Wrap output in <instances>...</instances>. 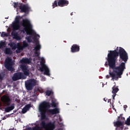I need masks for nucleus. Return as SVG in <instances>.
<instances>
[{
    "instance_id": "nucleus-19",
    "label": "nucleus",
    "mask_w": 130,
    "mask_h": 130,
    "mask_svg": "<svg viewBox=\"0 0 130 130\" xmlns=\"http://www.w3.org/2000/svg\"><path fill=\"white\" fill-rule=\"evenodd\" d=\"M11 35L14 37V39L16 40H21V37L18 35V32L16 31H12Z\"/></svg>"
},
{
    "instance_id": "nucleus-23",
    "label": "nucleus",
    "mask_w": 130,
    "mask_h": 130,
    "mask_svg": "<svg viewBox=\"0 0 130 130\" xmlns=\"http://www.w3.org/2000/svg\"><path fill=\"white\" fill-rule=\"evenodd\" d=\"M118 91H119L118 87H115V85L112 87V93L113 94H116Z\"/></svg>"
},
{
    "instance_id": "nucleus-32",
    "label": "nucleus",
    "mask_w": 130,
    "mask_h": 130,
    "mask_svg": "<svg viewBox=\"0 0 130 130\" xmlns=\"http://www.w3.org/2000/svg\"><path fill=\"white\" fill-rule=\"evenodd\" d=\"M24 108L28 111L30 108H31V104H27L26 105Z\"/></svg>"
},
{
    "instance_id": "nucleus-11",
    "label": "nucleus",
    "mask_w": 130,
    "mask_h": 130,
    "mask_svg": "<svg viewBox=\"0 0 130 130\" xmlns=\"http://www.w3.org/2000/svg\"><path fill=\"white\" fill-rule=\"evenodd\" d=\"M12 27L14 30H19V29H20V17H16L15 22L13 23Z\"/></svg>"
},
{
    "instance_id": "nucleus-31",
    "label": "nucleus",
    "mask_w": 130,
    "mask_h": 130,
    "mask_svg": "<svg viewBox=\"0 0 130 130\" xmlns=\"http://www.w3.org/2000/svg\"><path fill=\"white\" fill-rule=\"evenodd\" d=\"M25 39L27 41V42H28L29 43H30V42H32V40L31 39V37L30 36L26 37Z\"/></svg>"
},
{
    "instance_id": "nucleus-34",
    "label": "nucleus",
    "mask_w": 130,
    "mask_h": 130,
    "mask_svg": "<svg viewBox=\"0 0 130 130\" xmlns=\"http://www.w3.org/2000/svg\"><path fill=\"white\" fill-rule=\"evenodd\" d=\"M25 48L23 45H19L17 47V49L20 50H23Z\"/></svg>"
},
{
    "instance_id": "nucleus-21",
    "label": "nucleus",
    "mask_w": 130,
    "mask_h": 130,
    "mask_svg": "<svg viewBox=\"0 0 130 130\" xmlns=\"http://www.w3.org/2000/svg\"><path fill=\"white\" fill-rule=\"evenodd\" d=\"M5 54H13V51L10 48H6L4 51Z\"/></svg>"
},
{
    "instance_id": "nucleus-7",
    "label": "nucleus",
    "mask_w": 130,
    "mask_h": 130,
    "mask_svg": "<svg viewBox=\"0 0 130 130\" xmlns=\"http://www.w3.org/2000/svg\"><path fill=\"white\" fill-rule=\"evenodd\" d=\"M26 77L22 72H17L14 74L12 77L13 81H16L19 80L26 79Z\"/></svg>"
},
{
    "instance_id": "nucleus-45",
    "label": "nucleus",
    "mask_w": 130,
    "mask_h": 130,
    "mask_svg": "<svg viewBox=\"0 0 130 130\" xmlns=\"http://www.w3.org/2000/svg\"><path fill=\"white\" fill-rule=\"evenodd\" d=\"M9 130H15V128H11V129H9Z\"/></svg>"
},
{
    "instance_id": "nucleus-35",
    "label": "nucleus",
    "mask_w": 130,
    "mask_h": 130,
    "mask_svg": "<svg viewBox=\"0 0 130 130\" xmlns=\"http://www.w3.org/2000/svg\"><path fill=\"white\" fill-rule=\"evenodd\" d=\"M35 56L38 57L39 56V55H40V53H39L38 51L35 50Z\"/></svg>"
},
{
    "instance_id": "nucleus-41",
    "label": "nucleus",
    "mask_w": 130,
    "mask_h": 130,
    "mask_svg": "<svg viewBox=\"0 0 130 130\" xmlns=\"http://www.w3.org/2000/svg\"><path fill=\"white\" fill-rule=\"evenodd\" d=\"M123 108L124 109V110L127 108V105H124L123 106Z\"/></svg>"
},
{
    "instance_id": "nucleus-15",
    "label": "nucleus",
    "mask_w": 130,
    "mask_h": 130,
    "mask_svg": "<svg viewBox=\"0 0 130 130\" xmlns=\"http://www.w3.org/2000/svg\"><path fill=\"white\" fill-rule=\"evenodd\" d=\"M47 130H54L55 128V123L54 122H49L47 124Z\"/></svg>"
},
{
    "instance_id": "nucleus-40",
    "label": "nucleus",
    "mask_w": 130,
    "mask_h": 130,
    "mask_svg": "<svg viewBox=\"0 0 130 130\" xmlns=\"http://www.w3.org/2000/svg\"><path fill=\"white\" fill-rule=\"evenodd\" d=\"M113 94L112 95V98L114 100V98H115V96H116V93H113Z\"/></svg>"
},
{
    "instance_id": "nucleus-43",
    "label": "nucleus",
    "mask_w": 130,
    "mask_h": 130,
    "mask_svg": "<svg viewBox=\"0 0 130 130\" xmlns=\"http://www.w3.org/2000/svg\"><path fill=\"white\" fill-rule=\"evenodd\" d=\"M22 2L24 3V4H26L27 3V0H22Z\"/></svg>"
},
{
    "instance_id": "nucleus-13",
    "label": "nucleus",
    "mask_w": 130,
    "mask_h": 130,
    "mask_svg": "<svg viewBox=\"0 0 130 130\" xmlns=\"http://www.w3.org/2000/svg\"><path fill=\"white\" fill-rule=\"evenodd\" d=\"M80 51V46L77 44H73L71 48V52L72 53L79 52Z\"/></svg>"
},
{
    "instance_id": "nucleus-17",
    "label": "nucleus",
    "mask_w": 130,
    "mask_h": 130,
    "mask_svg": "<svg viewBox=\"0 0 130 130\" xmlns=\"http://www.w3.org/2000/svg\"><path fill=\"white\" fill-rule=\"evenodd\" d=\"M44 119H42L41 115V122L40 123V125L41 126L42 128H46L47 126V123H46V122Z\"/></svg>"
},
{
    "instance_id": "nucleus-24",
    "label": "nucleus",
    "mask_w": 130,
    "mask_h": 130,
    "mask_svg": "<svg viewBox=\"0 0 130 130\" xmlns=\"http://www.w3.org/2000/svg\"><path fill=\"white\" fill-rule=\"evenodd\" d=\"M6 42L1 41L0 42V49L4 48V47H6Z\"/></svg>"
},
{
    "instance_id": "nucleus-33",
    "label": "nucleus",
    "mask_w": 130,
    "mask_h": 130,
    "mask_svg": "<svg viewBox=\"0 0 130 130\" xmlns=\"http://www.w3.org/2000/svg\"><path fill=\"white\" fill-rule=\"evenodd\" d=\"M40 129H41V127L38 126H36L35 127H32V130H40Z\"/></svg>"
},
{
    "instance_id": "nucleus-46",
    "label": "nucleus",
    "mask_w": 130,
    "mask_h": 130,
    "mask_svg": "<svg viewBox=\"0 0 130 130\" xmlns=\"http://www.w3.org/2000/svg\"><path fill=\"white\" fill-rule=\"evenodd\" d=\"M73 12H72V13H71V16H73Z\"/></svg>"
},
{
    "instance_id": "nucleus-25",
    "label": "nucleus",
    "mask_w": 130,
    "mask_h": 130,
    "mask_svg": "<svg viewBox=\"0 0 130 130\" xmlns=\"http://www.w3.org/2000/svg\"><path fill=\"white\" fill-rule=\"evenodd\" d=\"M14 8H19L22 6V3H14Z\"/></svg>"
},
{
    "instance_id": "nucleus-37",
    "label": "nucleus",
    "mask_w": 130,
    "mask_h": 130,
    "mask_svg": "<svg viewBox=\"0 0 130 130\" xmlns=\"http://www.w3.org/2000/svg\"><path fill=\"white\" fill-rule=\"evenodd\" d=\"M27 111H28L24 107L22 110V113H23L24 114L26 113V112H27Z\"/></svg>"
},
{
    "instance_id": "nucleus-39",
    "label": "nucleus",
    "mask_w": 130,
    "mask_h": 130,
    "mask_svg": "<svg viewBox=\"0 0 130 130\" xmlns=\"http://www.w3.org/2000/svg\"><path fill=\"white\" fill-rule=\"evenodd\" d=\"M16 51L17 53H20V52H21V50L17 48V50H16Z\"/></svg>"
},
{
    "instance_id": "nucleus-42",
    "label": "nucleus",
    "mask_w": 130,
    "mask_h": 130,
    "mask_svg": "<svg viewBox=\"0 0 130 130\" xmlns=\"http://www.w3.org/2000/svg\"><path fill=\"white\" fill-rule=\"evenodd\" d=\"M111 103V99H109L108 100V103Z\"/></svg>"
},
{
    "instance_id": "nucleus-9",
    "label": "nucleus",
    "mask_w": 130,
    "mask_h": 130,
    "mask_svg": "<svg viewBox=\"0 0 130 130\" xmlns=\"http://www.w3.org/2000/svg\"><path fill=\"white\" fill-rule=\"evenodd\" d=\"M20 10H21V13H28L30 11V7L28 4H23L20 6Z\"/></svg>"
},
{
    "instance_id": "nucleus-12",
    "label": "nucleus",
    "mask_w": 130,
    "mask_h": 130,
    "mask_svg": "<svg viewBox=\"0 0 130 130\" xmlns=\"http://www.w3.org/2000/svg\"><path fill=\"white\" fill-rule=\"evenodd\" d=\"M1 100L6 104L7 106H10V105H11V99H10L9 96L6 95H3L1 98Z\"/></svg>"
},
{
    "instance_id": "nucleus-22",
    "label": "nucleus",
    "mask_w": 130,
    "mask_h": 130,
    "mask_svg": "<svg viewBox=\"0 0 130 130\" xmlns=\"http://www.w3.org/2000/svg\"><path fill=\"white\" fill-rule=\"evenodd\" d=\"M9 45H10V47L12 48V49L14 50L17 48V44L14 42H12L10 44H9Z\"/></svg>"
},
{
    "instance_id": "nucleus-18",
    "label": "nucleus",
    "mask_w": 130,
    "mask_h": 130,
    "mask_svg": "<svg viewBox=\"0 0 130 130\" xmlns=\"http://www.w3.org/2000/svg\"><path fill=\"white\" fill-rule=\"evenodd\" d=\"M20 62L22 64H24V63H27V64H29V63L31 62V60H30V59L28 58H23L20 60Z\"/></svg>"
},
{
    "instance_id": "nucleus-38",
    "label": "nucleus",
    "mask_w": 130,
    "mask_h": 130,
    "mask_svg": "<svg viewBox=\"0 0 130 130\" xmlns=\"http://www.w3.org/2000/svg\"><path fill=\"white\" fill-rule=\"evenodd\" d=\"M121 115H122V114H120V116H119V117L121 118V120H124V119H125V118L123 117H122Z\"/></svg>"
},
{
    "instance_id": "nucleus-2",
    "label": "nucleus",
    "mask_w": 130,
    "mask_h": 130,
    "mask_svg": "<svg viewBox=\"0 0 130 130\" xmlns=\"http://www.w3.org/2000/svg\"><path fill=\"white\" fill-rule=\"evenodd\" d=\"M51 107H53L55 109H49ZM56 107V103L53 101H52V103H49L48 102L44 101L42 102L39 106V110L41 115L42 119H47V116H46V113L48 115H54V114H57L59 113V109Z\"/></svg>"
},
{
    "instance_id": "nucleus-28",
    "label": "nucleus",
    "mask_w": 130,
    "mask_h": 130,
    "mask_svg": "<svg viewBox=\"0 0 130 130\" xmlns=\"http://www.w3.org/2000/svg\"><path fill=\"white\" fill-rule=\"evenodd\" d=\"M22 46H23L24 48H26V47H28V46H29V45L27 42H26V41H23Z\"/></svg>"
},
{
    "instance_id": "nucleus-1",
    "label": "nucleus",
    "mask_w": 130,
    "mask_h": 130,
    "mask_svg": "<svg viewBox=\"0 0 130 130\" xmlns=\"http://www.w3.org/2000/svg\"><path fill=\"white\" fill-rule=\"evenodd\" d=\"M118 47L113 51H110L108 54L107 58L105 63V67H109V69H112L113 71L109 70V75L106 76V79L112 78V80L118 81V79L121 78L123 72L125 70V63L128 59V55L125 50L123 48L119 47V52Z\"/></svg>"
},
{
    "instance_id": "nucleus-27",
    "label": "nucleus",
    "mask_w": 130,
    "mask_h": 130,
    "mask_svg": "<svg viewBox=\"0 0 130 130\" xmlns=\"http://www.w3.org/2000/svg\"><path fill=\"white\" fill-rule=\"evenodd\" d=\"M8 34L6 33L5 31H3L1 34V37H8Z\"/></svg>"
},
{
    "instance_id": "nucleus-47",
    "label": "nucleus",
    "mask_w": 130,
    "mask_h": 130,
    "mask_svg": "<svg viewBox=\"0 0 130 130\" xmlns=\"http://www.w3.org/2000/svg\"><path fill=\"white\" fill-rule=\"evenodd\" d=\"M104 101H105L106 102V100H105V99H104Z\"/></svg>"
},
{
    "instance_id": "nucleus-14",
    "label": "nucleus",
    "mask_w": 130,
    "mask_h": 130,
    "mask_svg": "<svg viewBox=\"0 0 130 130\" xmlns=\"http://www.w3.org/2000/svg\"><path fill=\"white\" fill-rule=\"evenodd\" d=\"M37 37H40V36H39V35H36L34 37V41H35V42H36V46L35 47V50L38 51V50H40V49H41V45L40 44H39V43H37Z\"/></svg>"
},
{
    "instance_id": "nucleus-5",
    "label": "nucleus",
    "mask_w": 130,
    "mask_h": 130,
    "mask_svg": "<svg viewBox=\"0 0 130 130\" xmlns=\"http://www.w3.org/2000/svg\"><path fill=\"white\" fill-rule=\"evenodd\" d=\"M6 69L8 71H11L13 72L14 71V68H13V60L10 57H7L4 63Z\"/></svg>"
},
{
    "instance_id": "nucleus-26",
    "label": "nucleus",
    "mask_w": 130,
    "mask_h": 130,
    "mask_svg": "<svg viewBox=\"0 0 130 130\" xmlns=\"http://www.w3.org/2000/svg\"><path fill=\"white\" fill-rule=\"evenodd\" d=\"M125 124L126 125H130V116L127 118L125 121Z\"/></svg>"
},
{
    "instance_id": "nucleus-30",
    "label": "nucleus",
    "mask_w": 130,
    "mask_h": 130,
    "mask_svg": "<svg viewBox=\"0 0 130 130\" xmlns=\"http://www.w3.org/2000/svg\"><path fill=\"white\" fill-rule=\"evenodd\" d=\"M53 9H54L55 7H57V2L56 1H55L54 3L52 4Z\"/></svg>"
},
{
    "instance_id": "nucleus-4",
    "label": "nucleus",
    "mask_w": 130,
    "mask_h": 130,
    "mask_svg": "<svg viewBox=\"0 0 130 130\" xmlns=\"http://www.w3.org/2000/svg\"><path fill=\"white\" fill-rule=\"evenodd\" d=\"M35 86H36V80L34 79H30L25 82V87L28 91L33 90Z\"/></svg>"
},
{
    "instance_id": "nucleus-29",
    "label": "nucleus",
    "mask_w": 130,
    "mask_h": 130,
    "mask_svg": "<svg viewBox=\"0 0 130 130\" xmlns=\"http://www.w3.org/2000/svg\"><path fill=\"white\" fill-rule=\"evenodd\" d=\"M52 93V91L51 90H46V95L47 96H50L51 95V93Z\"/></svg>"
},
{
    "instance_id": "nucleus-10",
    "label": "nucleus",
    "mask_w": 130,
    "mask_h": 130,
    "mask_svg": "<svg viewBox=\"0 0 130 130\" xmlns=\"http://www.w3.org/2000/svg\"><path fill=\"white\" fill-rule=\"evenodd\" d=\"M20 68L23 72L24 76L27 77V76H30V70L28 69V67L26 65H21Z\"/></svg>"
},
{
    "instance_id": "nucleus-8",
    "label": "nucleus",
    "mask_w": 130,
    "mask_h": 130,
    "mask_svg": "<svg viewBox=\"0 0 130 130\" xmlns=\"http://www.w3.org/2000/svg\"><path fill=\"white\" fill-rule=\"evenodd\" d=\"M120 117L118 116V118L117 119V121L114 122V125L115 126L116 130H123V123L121 122L120 120Z\"/></svg>"
},
{
    "instance_id": "nucleus-20",
    "label": "nucleus",
    "mask_w": 130,
    "mask_h": 130,
    "mask_svg": "<svg viewBox=\"0 0 130 130\" xmlns=\"http://www.w3.org/2000/svg\"><path fill=\"white\" fill-rule=\"evenodd\" d=\"M14 108H15V104H13L11 105V106L7 107L5 109V111L6 112H10V111H12V110H13Z\"/></svg>"
},
{
    "instance_id": "nucleus-44",
    "label": "nucleus",
    "mask_w": 130,
    "mask_h": 130,
    "mask_svg": "<svg viewBox=\"0 0 130 130\" xmlns=\"http://www.w3.org/2000/svg\"><path fill=\"white\" fill-rule=\"evenodd\" d=\"M0 80H3V77L2 76V74H0Z\"/></svg>"
},
{
    "instance_id": "nucleus-6",
    "label": "nucleus",
    "mask_w": 130,
    "mask_h": 130,
    "mask_svg": "<svg viewBox=\"0 0 130 130\" xmlns=\"http://www.w3.org/2000/svg\"><path fill=\"white\" fill-rule=\"evenodd\" d=\"M41 68H40L41 72H44V75L46 76H50V71L48 67L44 64V62L43 61H41L40 62Z\"/></svg>"
},
{
    "instance_id": "nucleus-16",
    "label": "nucleus",
    "mask_w": 130,
    "mask_h": 130,
    "mask_svg": "<svg viewBox=\"0 0 130 130\" xmlns=\"http://www.w3.org/2000/svg\"><path fill=\"white\" fill-rule=\"evenodd\" d=\"M69 5V1L67 0H60L58 2V6L59 7H64Z\"/></svg>"
},
{
    "instance_id": "nucleus-3",
    "label": "nucleus",
    "mask_w": 130,
    "mask_h": 130,
    "mask_svg": "<svg viewBox=\"0 0 130 130\" xmlns=\"http://www.w3.org/2000/svg\"><path fill=\"white\" fill-rule=\"evenodd\" d=\"M22 25L24 27L23 32H26L27 35H32L33 33V26L29 20L25 19L22 20Z\"/></svg>"
},
{
    "instance_id": "nucleus-48",
    "label": "nucleus",
    "mask_w": 130,
    "mask_h": 130,
    "mask_svg": "<svg viewBox=\"0 0 130 130\" xmlns=\"http://www.w3.org/2000/svg\"><path fill=\"white\" fill-rule=\"evenodd\" d=\"M0 123H1V121H0Z\"/></svg>"
},
{
    "instance_id": "nucleus-36",
    "label": "nucleus",
    "mask_w": 130,
    "mask_h": 130,
    "mask_svg": "<svg viewBox=\"0 0 130 130\" xmlns=\"http://www.w3.org/2000/svg\"><path fill=\"white\" fill-rule=\"evenodd\" d=\"M37 91L39 92L40 93H43V89L41 88H38L37 89Z\"/></svg>"
}]
</instances>
